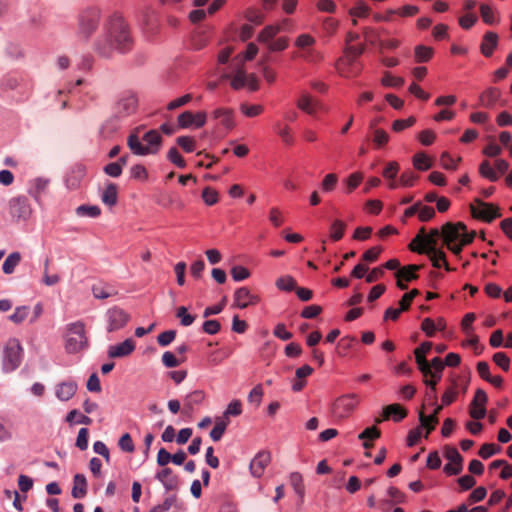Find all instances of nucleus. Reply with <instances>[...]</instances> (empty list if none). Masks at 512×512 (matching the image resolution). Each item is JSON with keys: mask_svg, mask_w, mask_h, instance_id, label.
Here are the masks:
<instances>
[{"mask_svg": "<svg viewBox=\"0 0 512 512\" xmlns=\"http://www.w3.org/2000/svg\"><path fill=\"white\" fill-rule=\"evenodd\" d=\"M498 44V35L494 32H487L481 43V52L485 57H490Z\"/></svg>", "mask_w": 512, "mask_h": 512, "instance_id": "28", "label": "nucleus"}, {"mask_svg": "<svg viewBox=\"0 0 512 512\" xmlns=\"http://www.w3.org/2000/svg\"><path fill=\"white\" fill-rule=\"evenodd\" d=\"M389 141V135L383 129H374L373 131V142L378 147L381 148L385 146Z\"/></svg>", "mask_w": 512, "mask_h": 512, "instance_id": "57", "label": "nucleus"}, {"mask_svg": "<svg viewBox=\"0 0 512 512\" xmlns=\"http://www.w3.org/2000/svg\"><path fill=\"white\" fill-rule=\"evenodd\" d=\"M444 456L450 461L444 467L445 473L449 475H458L463 469V458L455 447L446 446Z\"/></svg>", "mask_w": 512, "mask_h": 512, "instance_id": "15", "label": "nucleus"}, {"mask_svg": "<svg viewBox=\"0 0 512 512\" xmlns=\"http://www.w3.org/2000/svg\"><path fill=\"white\" fill-rule=\"evenodd\" d=\"M130 316L119 307H112L106 312L107 331L114 332L122 329L129 321Z\"/></svg>", "mask_w": 512, "mask_h": 512, "instance_id": "13", "label": "nucleus"}, {"mask_svg": "<svg viewBox=\"0 0 512 512\" xmlns=\"http://www.w3.org/2000/svg\"><path fill=\"white\" fill-rule=\"evenodd\" d=\"M470 210L474 218L488 223L501 216L499 207L497 205L484 202L478 198L475 199V205H470Z\"/></svg>", "mask_w": 512, "mask_h": 512, "instance_id": "10", "label": "nucleus"}, {"mask_svg": "<svg viewBox=\"0 0 512 512\" xmlns=\"http://www.w3.org/2000/svg\"><path fill=\"white\" fill-rule=\"evenodd\" d=\"M176 142L187 153L193 152L195 149V141L189 136H180Z\"/></svg>", "mask_w": 512, "mask_h": 512, "instance_id": "64", "label": "nucleus"}, {"mask_svg": "<svg viewBox=\"0 0 512 512\" xmlns=\"http://www.w3.org/2000/svg\"><path fill=\"white\" fill-rule=\"evenodd\" d=\"M22 256L19 252H12L7 256L2 265L3 273L10 275L14 273L15 268L20 264Z\"/></svg>", "mask_w": 512, "mask_h": 512, "instance_id": "34", "label": "nucleus"}, {"mask_svg": "<svg viewBox=\"0 0 512 512\" xmlns=\"http://www.w3.org/2000/svg\"><path fill=\"white\" fill-rule=\"evenodd\" d=\"M86 175V167L83 164L73 165L66 176V184L70 189H76L79 187L81 181Z\"/></svg>", "mask_w": 512, "mask_h": 512, "instance_id": "22", "label": "nucleus"}, {"mask_svg": "<svg viewBox=\"0 0 512 512\" xmlns=\"http://www.w3.org/2000/svg\"><path fill=\"white\" fill-rule=\"evenodd\" d=\"M297 107L311 116H314L319 109H322L321 104L307 93H303L298 99Z\"/></svg>", "mask_w": 512, "mask_h": 512, "instance_id": "26", "label": "nucleus"}, {"mask_svg": "<svg viewBox=\"0 0 512 512\" xmlns=\"http://www.w3.org/2000/svg\"><path fill=\"white\" fill-rule=\"evenodd\" d=\"M501 451V447L494 443H486L483 444L478 452L479 456L483 459H488L491 456L499 453Z\"/></svg>", "mask_w": 512, "mask_h": 512, "instance_id": "49", "label": "nucleus"}, {"mask_svg": "<svg viewBox=\"0 0 512 512\" xmlns=\"http://www.w3.org/2000/svg\"><path fill=\"white\" fill-rule=\"evenodd\" d=\"M500 90L494 87H490L485 90L480 96V103L482 106L491 108L500 98Z\"/></svg>", "mask_w": 512, "mask_h": 512, "instance_id": "32", "label": "nucleus"}, {"mask_svg": "<svg viewBox=\"0 0 512 512\" xmlns=\"http://www.w3.org/2000/svg\"><path fill=\"white\" fill-rule=\"evenodd\" d=\"M102 21V13L100 8L91 6L79 12L76 19V38L87 43L91 37L97 32Z\"/></svg>", "mask_w": 512, "mask_h": 512, "instance_id": "2", "label": "nucleus"}, {"mask_svg": "<svg viewBox=\"0 0 512 512\" xmlns=\"http://www.w3.org/2000/svg\"><path fill=\"white\" fill-rule=\"evenodd\" d=\"M133 38L130 27L123 15L112 13L104 22L103 32L94 42L95 52L103 57H112L114 51L126 53L131 50Z\"/></svg>", "mask_w": 512, "mask_h": 512, "instance_id": "1", "label": "nucleus"}, {"mask_svg": "<svg viewBox=\"0 0 512 512\" xmlns=\"http://www.w3.org/2000/svg\"><path fill=\"white\" fill-rule=\"evenodd\" d=\"M382 85L387 87H401L404 84V79L401 77H394L391 73L385 72L381 80Z\"/></svg>", "mask_w": 512, "mask_h": 512, "instance_id": "56", "label": "nucleus"}, {"mask_svg": "<svg viewBox=\"0 0 512 512\" xmlns=\"http://www.w3.org/2000/svg\"><path fill=\"white\" fill-rule=\"evenodd\" d=\"M418 179V175H416L413 171H405L401 174L399 179V184L403 187H412Z\"/></svg>", "mask_w": 512, "mask_h": 512, "instance_id": "61", "label": "nucleus"}, {"mask_svg": "<svg viewBox=\"0 0 512 512\" xmlns=\"http://www.w3.org/2000/svg\"><path fill=\"white\" fill-rule=\"evenodd\" d=\"M381 431L376 426L366 428L358 435L359 440H375L380 438Z\"/></svg>", "mask_w": 512, "mask_h": 512, "instance_id": "60", "label": "nucleus"}, {"mask_svg": "<svg viewBox=\"0 0 512 512\" xmlns=\"http://www.w3.org/2000/svg\"><path fill=\"white\" fill-rule=\"evenodd\" d=\"M358 404L355 394L343 395L335 400L332 405V414L337 419L347 418Z\"/></svg>", "mask_w": 512, "mask_h": 512, "instance_id": "12", "label": "nucleus"}, {"mask_svg": "<svg viewBox=\"0 0 512 512\" xmlns=\"http://www.w3.org/2000/svg\"><path fill=\"white\" fill-rule=\"evenodd\" d=\"M281 30L279 26H267L258 35V41L268 44L272 41L273 37Z\"/></svg>", "mask_w": 512, "mask_h": 512, "instance_id": "45", "label": "nucleus"}, {"mask_svg": "<svg viewBox=\"0 0 512 512\" xmlns=\"http://www.w3.org/2000/svg\"><path fill=\"white\" fill-rule=\"evenodd\" d=\"M369 13L370 8L363 1H358L357 4L349 11V14L353 17H367Z\"/></svg>", "mask_w": 512, "mask_h": 512, "instance_id": "55", "label": "nucleus"}, {"mask_svg": "<svg viewBox=\"0 0 512 512\" xmlns=\"http://www.w3.org/2000/svg\"><path fill=\"white\" fill-rule=\"evenodd\" d=\"M432 346L431 342H423L414 350L415 361L424 377H427L428 373H430V364L426 359V355L430 352Z\"/></svg>", "mask_w": 512, "mask_h": 512, "instance_id": "18", "label": "nucleus"}, {"mask_svg": "<svg viewBox=\"0 0 512 512\" xmlns=\"http://www.w3.org/2000/svg\"><path fill=\"white\" fill-rule=\"evenodd\" d=\"M259 301L260 298L252 294L247 287H241L234 293L235 305L240 309H244L249 305H256Z\"/></svg>", "mask_w": 512, "mask_h": 512, "instance_id": "20", "label": "nucleus"}, {"mask_svg": "<svg viewBox=\"0 0 512 512\" xmlns=\"http://www.w3.org/2000/svg\"><path fill=\"white\" fill-rule=\"evenodd\" d=\"M407 410L400 404H390L383 408V418H377L376 423H380L382 420H388L393 417L394 421L399 422L407 416Z\"/></svg>", "mask_w": 512, "mask_h": 512, "instance_id": "25", "label": "nucleus"}, {"mask_svg": "<svg viewBox=\"0 0 512 512\" xmlns=\"http://www.w3.org/2000/svg\"><path fill=\"white\" fill-rule=\"evenodd\" d=\"M363 174L361 172H354L345 180L346 193H352L362 182Z\"/></svg>", "mask_w": 512, "mask_h": 512, "instance_id": "42", "label": "nucleus"}, {"mask_svg": "<svg viewBox=\"0 0 512 512\" xmlns=\"http://www.w3.org/2000/svg\"><path fill=\"white\" fill-rule=\"evenodd\" d=\"M88 346V338L85 332V325L81 321L70 323L66 327L65 350L67 353L75 354Z\"/></svg>", "mask_w": 512, "mask_h": 512, "instance_id": "4", "label": "nucleus"}, {"mask_svg": "<svg viewBox=\"0 0 512 512\" xmlns=\"http://www.w3.org/2000/svg\"><path fill=\"white\" fill-rule=\"evenodd\" d=\"M206 117L205 112L193 114L191 111H185L178 116V124L181 128H188L190 126L200 128L205 125Z\"/></svg>", "mask_w": 512, "mask_h": 512, "instance_id": "19", "label": "nucleus"}, {"mask_svg": "<svg viewBox=\"0 0 512 512\" xmlns=\"http://www.w3.org/2000/svg\"><path fill=\"white\" fill-rule=\"evenodd\" d=\"M77 214L80 216L96 218L101 214V209L96 205H81L77 208Z\"/></svg>", "mask_w": 512, "mask_h": 512, "instance_id": "51", "label": "nucleus"}, {"mask_svg": "<svg viewBox=\"0 0 512 512\" xmlns=\"http://www.w3.org/2000/svg\"><path fill=\"white\" fill-rule=\"evenodd\" d=\"M275 285L279 290L287 292L296 289V281L292 276L289 275L278 278Z\"/></svg>", "mask_w": 512, "mask_h": 512, "instance_id": "43", "label": "nucleus"}, {"mask_svg": "<svg viewBox=\"0 0 512 512\" xmlns=\"http://www.w3.org/2000/svg\"><path fill=\"white\" fill-rule=\"evenodd\" d=\"M10 213L18 219L26 218L30 213L28 200L25 197H15L9 202Z\"/></svg>", "mask_w": 512, "mask_h": 512, "instance_id": "23", "label": "nucleus"}, {"mask_svg": "<svg viewBox=\"0 0 512 512\" xmlns=\"http://www.w3.org/2000/svg\"><path fill=\"white\" fill-rule=\"evenodd\" d=\"M263 397V389L261 385L255 386L248 395V402L258 407L261 404Z\"/></svg>", "mask_w": 512, "mask_h": 512, "instance_id": "63", "label": "nucleus"}, {"mask_svg": "<svg viewBox=\"0 0 512 512\" xmlns=\"http://www.w3.org/2000/svg\"><path fill=\"white\" fill-rule=\"evenodd\" d=\"M102 202L107 206H114L117 203V186L114 183L107 185L101 195Z\"/></svg>", "mask_w": 512, "mask_h": 512, "instance_id": "36", "label": "nucleus"}, {"mask_svg": "<svg viewBox=\"0 0 512 512\" xmlns=\"http://www.w3.org/2000/svg\"><path fill=\"white\" fill-rule=\"evenodd\" d=\"M400 166L396 161H391L384 168L382 175L387 180H394L399 172Z\"/></svg>", "mask_w": 512, "mask_h": 512, "instance_id": "58", "label": "nucleus"}, {"mask_svg": "<svg viewBox=\"0 0 512 512\" xmlns=\"http://www.w3.org/2000/svg\"><path fill=\"white\" fill-rule=\"evenodd\" d=\"M176 317L180 319L181 325L185 327L192 325L195 321V316L189 314L185 306H180L177 308Z\"/></svg>", "mask_w": 512, "mask_h": 512, "instance_id": "50", "label": "nucleus"}, {"mask_svg": "<svg viewBox=\"0 0 512 512\" xmlns=\"http://www.w3.org/2000/svg\"><path fill=\"white\" fill-rule=\"evenodd\" d=\"M290 483L292 487L294 488L295 492L300 496L303 497L304 495V485H303V479L300 473L293 472L290 475Z\"/></svg>", "mask_w": 512, "mask_h": 512, "instance_id": "54", "label": "nucleus"}, {"mask_svg": "<svg viewBox=\"0 0 512 512\" xmlns=\"http://www.w3.org/2000/svg\"><path fill=\"white\" fill-rule=\"evenodd\" d=\"M475 236L476 232L471 231L469 235H464L462 242L452 243L450 244V247H447V249H449L454 255L459 256L462 252L463 247L472 243Z\"/></svg>", "mask_w": 512, "mask_h": 512, "instance_id": "38", "label": "nucleus"}, {"mask_svg": "<svg viewBox=\"0 0 512 512\" xmlns=\"http://www.w3.org/2000/svg\"><path fill=\"white\" fill-rule=\"evenodd\" d=\"M337 183L338 176L335 173H329L323 178L321 188L324 192H331L335 189Z\"/></svg>", "mask_w": 512, "mask_h": 512, "instance_id": "52", "label": "nucleus"}, {"mask_svg": "<svg viewBox=\"0 0 512 512\" xmlns=\"http://www.w3.org/2000/svg\"><path fill=\"white\" fill-rule=\"evenodd\" d=\"M242 413V403L240 400L235 399L229 403L227 409L224 412V417L239 416Z\"/></svg>", "mask_w": 512, "mask_h": 512, "instance_id": "62", "label": "nucleus"}, {"mask_svg": "<svg viewBox=\"0 0 512 512\" xmlns=\"http://www.w3.org/2000/svg\"><path fill=\"white\" fill-rule=\"evenodd\" d=\"M240 111L245 116L253 118L259 116L264 111V107L259 104L250 105L248 103H242L240 105Z\"/></svg>", "mask_w": 512, "mask_h": 512, "instance_id": "46", "label": "nucleus"}, {"mask_svg": "<svg viewBox=\"0 0 512 512\" xmlns=\"http://www.w3.org/2000/svg\"><path fill=\"white\" fill-rule=\"evenodd\" d=\"M142 140L146 143L142 144L138 135V130L132 132L127 139L129 149L139 156L156 154L161 146L162 137L157 130H150L144 134Z\"/></svg>", "mask_w": 512, "mask_h": 512, "instance_id": "3", "label": "nucleus"}, {"mask_svg": "<svg viewBox=\"0 0 512 512\" xmlns=\"http://www.w3.org/2000/svg\"><path fill=\"white\" fill-rule=\"evenodd\" d=\"M346 224L342 220H335L330 226V237L334 241H339L345 232Z\"/></svg>", "mask_w": 512, "mask_h": 512, "instance_id": "41", "label": "nucleus"}, {"mask_svg": "<svg viewBox=\"0 0 512 512\" xmlns=\"http://www.w3.org/2000/svg\"><path fill=\"white\" fill-rule=\"evenodd\" d=\"M138 106V99L134 92L124 91L119 94L114 106V115L117 118H125L135 113Z\"/></svg>", "mask_w": 512, "mask_h": 512, "instance_id": "9", "label": "nucleus"}, {"mask_svg": "<svg viewBox=\"0 0 512 512\" xmlns=\"http://www.w3.org/2000/svg\"><path fill=\"white\" fill-rule=\"evenodd\" d=\"M119 448L126 453H133L135 446L129 433L123 434L118 441Z\"/></svg>", "mask_w": 512, "mask_h": 512, "instance_id": "53", "label": "nucleus"}, {"mask_svg": "<svg viewBox=\"0 0 512 512\" xmlns=\"http://www.w3.org/2000/svg\"><path fill=\"white\" fill-rule=\"evenodd\" d=\"M205 398V394L202 390H196L191 392L185 398V409L193 410L194 405H199Z\"/></svg>", "mask_w": 512, "mask_h": 512, "instance_id": "39", "label": "nucleus"}, {"mask_svg": "<svg viewBox=\"0 0 512 512\" xmlns=\"http://www.w3.org/2000/svg\"><path fill=\"white\" fill-rule=\"evenodd\" d=\"M488 397L483 389H477L470 403L469 414L475 420L483 419L486 415Z\"/></svg>", "mask_w": 512, "mask_h": 512, "instance_id": "14", "label": "nucleus"}, {"mask_svg": "<svg viewBox=\"0 0 512 512\" xmlns=\"http://www.w3.org/2000/svg\"><path fill=\"white\" fill-rule=\"evenodd\" d=\"M433 49L428 46L418 45L414 49L415 61L417 63L428 62L433 56Z\"/></svg>", "mask_w": 512, "mask_h": 512, "instance_id": "37", "label": "nucleus"}, {"mask_svg": "<svg viewBox=\"0 0 512 512\" xmlns=\"http://www.w3.org/2000/svg\"><path fill=\"white\" fill-rule=\"evenodd\" d=\"M77 388L74 381L61 382L56 386V396L61 401H68L75 395Z\"/></svg>", "mask_w": 512, "mask_h": 512, "instance_id": "27", "label": "nucleus"}, {"mask_svg": "<svg viewBox=\"0 0 512 512\" xmlns=\"http://www.w3.org/2000/svg\"><path fill=\"white\" fill-rule=\"evenodd\" d=\"M0 88L4 92H16V101L18 102L27 100L32 90L29 82L13 74H8L3 77Z\"/></svg>", "mask_w": 512, "mask_h": 512, "instance_id": "8", "label": "nucleus"}, {"mask_svg": "<svg viewBox=\"0 0 512 512\" xmlns=\"http://www.w3.org/2000/svg\"><path fill=\"white\" fill-rule=\"evenodd\" d=\"M23 358V348L19 340L15 338L9 339L3 349L2 354V369L4 372L9 373L16 370Z\"/></svg>", "mask_w": 512, "mask_h": 512, "instance_id": "7", "label": "nucleus"}, {"mask_svg": "<svg viewBox=\"0 0 512 512\" xmlns=\"http://www.w3.org/2000/svg\"><path fill=\"white\" fill-rule=\"evenodd\" d=\"M316 40L309 34H301L296 38L295 45L304 50L303 57L307 61H315L321 59L320 53L313 49H309L311 46L315 44Z\"/></svg>", "mask_w": 512, "mask_h": 512, "instance_id": "17", "label": "nucleus"}, {"mask_svg": "<svg viewBox=\"0 0 512 512\" xmlns=\"http://www.w3.org/2000/svg\"><path fill=\"white\" fill-rule=\"evenodd\" d=\"M479 173L481 176L489 179L492 182H495L498 180V174L495 172V170L491 167L490 163L485 160L480 164L479 167Z\"/></svg>", "mask_w": 512, "mask_h": 512, "instance_id": "48", "label": "nucleus"}, {"mask_svg": "<svg viewBox=\"0 0 512 512\" xmlns=\"http://www.w3.org/2000/svg\"><path fill=\"white\" fill-rule=\"evenodd\" d=\"M440 237L442 238V230L433 228L427 234L425 228L422 227L409 244V249L416 253L433 252L438 249L437 244Z\"/></svg>", "mask_w": 512, "mask_h": 512, "instance_id": "5", "label": "nucleus"}, {"mask_svg": "<svg viewBox=\"0 0 512 512\" xmlns=\"http://www.w3.org/2000/svg\"><path fill=\"white\" fill-rule=\"evenodd\" d=\"M214 117L220 119L221 124L227 128L232 129L235 126L233 120V110L228 108H218L214 111Z\"/></svg>", "mask_w": 512, "mask_h": 512, "instance_id": "33", "label": "nucleus"}, {"mask_svg": "<svg viewBox=\"0 0 512 512\" xmlns=\"http://www.w3.org/2000/svg\"><path fill=\"white\" fill-rule=\"evenodd\" d=\"M155 477L167 490H174L177 487V477L172 474V470L170 468H163Z\"/></svg>", "mask_w": 512, "mask_h": 512, "instance_id": "30", "label": "nucleus"}, {"mask_svg": "<svg viewBox=\"0 0 512 512\" xmlns=\"http://www.w3.org/2000/svg\"><path fill=\"white\" fill-rule=\"evenodd\" d=\"M365 51L364 45L353 46L348 45L344 49V55L337 61V69L341 75L350 77L357 75L360 69L355 67V63L358 57H360Z\"/></svg>", "mask_w": 512, "mask_h": 512, "instance_id": "6", "label": "nucleus"}, {"mask_svg": "<svg viewBox=\"0 0 512 512\" xmlns=\"http://www.w3.org/2000/svg\"><path fill=\"white\" fill-rule=\"evenodd\" d=\"M228 424V419H221L216 421L214 428L210 432V437L212 438L213 441H219L222 438Z\"/></svg>", "mask_w": 512, "mask_h": 512, "instance_id": "44", "label": "nucleus"}, {"mask_svg": "<svg viewBox=\"0 0 512 512\" xmlns=\"http://www.w3.org/2000/svg\"><path fill=\"white\" fill-rule=\"evenodd\" d=\"M235 65V74L231 79V87L235 90H239L246 86L247 73L242 66Z\"/></svg>", "mask_w": 512, "mask_h": 512, "instance_id": "35", "label": "nucleus"}, {"mask_svg": "<svg viewBox=\"0 0 512 512\" xmlns=\"http://www.w3.org/2000/svg\"><path fill=\"white\" fill-rule=\"evenodd\" d=\"M258 52V47L254 43H249L245 53L242 55H238L234 58L235 64L238 66H242L243 61L252 60Z\"/></svg>", "mask_w": 512, "mask_h": 512, "instance_id": "47", "label": "nucleus"}, {"mask_svg": "<svg viewBox=\"0 0 512 512\" xmlns=\"http://www.w3.org/2000/svg\"><path fill=\"white\" fill-rule=\"evenodd\" d=\"M135 350V342L128 338L120 344L112 345L108 348L110 358H121L130 355Z\"/></svg>", "mask_w": 512, "mask_h": 512, "instance_id": "24", "label": "nucleus"}, {"mask_svg": "<svg viewBox=\"0 0 512 512\" xmlns=\"http://www.w3.org/2000/svg\"><path fill=\"white\" fill-rule=\"evenodd\" d=\"M271 461V455L267 451H260L252 459L250 463V471L253 476L261 477L265 471V468Z\"/></svg>", "mask_w": 512, "mask_h": 512, "instance_id": "21", "label": "nucleus"}, {"mask_svg": "<svg viewBox=\"0 0 512 512\" xmlns=\"http://www.w3.org/2000/svg\"><path fill=\"white\" fill-rule=\"evenodd\" d=\"M422 268V265L410 264L402 267L395 273L396 278H402L406 282L418 279L417 271Z\"/></svg>", "mask_w": 512, "mask_h": 512, "instance_id": "31", "label": "nucleus"}, {"mask_svg": "<svg viewBox=\"0 0 512 512\" xmlns=\"http://www.w3.org/2000/svg\"><path fill=\"white\" fill-rule=\"evenodd\" d=\"M72 497L81 499L87 494V481L83 474H76L73 479Z\"/></svg>", "mask_w": 512, "mask_h": 512, "instance_id": "29", "label": "nucleus"}, {"mask_svg": "<svg viewBox=\"0 0 512 512\" xmlns=\"http://www.w3.org/2000/svg\"><path fill=\"white\" fill-rule=\"evenodd\" d=\"M413 165L418 170H428L432 167L431 160L424 152L416 153L413 157Z\"/></svg>", "mask_w": 512, "mask_h": 512, "instance_id": "40", "label": "nucleus"}, {"mask_svg": "<svg viewBox=\"0 0 512 512\" xmlns=\"http://www.w3.org/2000/svg\"><path fill=\"white\" fill-rule=\"evenodd\" d=\"M467 226L463 222H447L442 226V239L446 247L452 243L462 242L464 235H469Z\"/></svg>", "mask_w": 512, "mask_h": 512, "instance_id": "11", "label": "nucleus"}, {"mask_svg": "<svg viewBox=\"0 0 512 512\" xmlns=\"http://www.w3.org/2000/svg\"><path fill=\"white\" fill-rule=\"evenodd\" d=\"M430 373L427 377H424V384L430 387L431 391L435 392L436 385L442 377V371L444 369V363L441 358L435 357L429 362Z\"/></svg>", "mask_w": 512, "mask_h": 512, "instance_id": "16", "label": "nucleus"}, {"mask_svg": "<svg viewBox=\"0 0 512 512\" xmlns=\"http://www.w3.org/2000/svg\"><path fill=\"white\" fill-rule=\"evenodd\" d=\"M202 199L207 205L212 206L218 202V192L211 187H206L202 191Z\"/></svg>", "mask_w": 512, "mask_h": 512, "instance_id": "59", "label": "nucleus"}]
</instances>
